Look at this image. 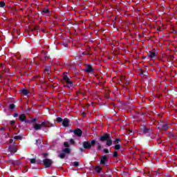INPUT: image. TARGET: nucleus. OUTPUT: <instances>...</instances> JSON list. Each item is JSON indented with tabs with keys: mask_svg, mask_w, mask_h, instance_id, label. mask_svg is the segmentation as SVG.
Wrapping results in <instances>:
<instances>
[{
	"mask_svg": "<svg viewBox=\"0 0 177 177\" xmlns=\"http://www.w3.org/2000/svg\"><path fill=\"white\" fill-rule=\"evenodd\" d=\"M52 127V125H50L49 124V122H43L41 123H38V124H33V128L36 131H38L39 129H42V128H45V127Z\"/></svg>",
	"mask_w": 177,
	"mask_h": 177,
	"instance_id": "f257e3e1",
	"label": "nucleus"
},
{
	"mask_svg": "<svg viewBox=\"0 0 177 177\" xmlns=\"http://www.w3.org/2000/svg\"><path fill=\"white\" fill-rule=\"evenodd\" d=\"M64 80L66 82V86L68 88H74V83L67 76H64Z\"/></svg>",
	"mask_w": 177,
	"mask_h": 177,
	"instance_id": "f03ea898",
	"label": "nucleus"
},
{
	"mask_svg": "<svg viewBox=\"0 0 177 177\" xmlns=\"http://www.w3.org/2000/svg\"><path fill=\"white\" fill-rule=\"evenodd\" d=\"M43 162L46 168H49V167H50L53 163L52 160L50 159H44Z\"/></svg>",
	"mask_w": 177,
	"mask_h": 177,
	"instance_id": "7ed1b4c3",
	"label": "nucleus"
},
{
	"mask_svg": "<svg viewBox=\"0 0 177 177\" xmlns=\"http://www.w3.org/2000/svg\"><path fill=\"white\" fill-rule=\"evenodd\" d=\"M70 153V149L68 148H66L63 150V152L59 154L60 158H64L66 157V154H68Z\"/></svg>",
	"mask_w": 177,
	"mask_h": 177,
	"instance_id": "20e7f679",
	"label": "nucleus"
},
{
	"mask_svg": "<svg viewBox=\"0 0 177 177\" xmlns=\"http://www.w3.org/2000/svg\"><path fill=\"white\" fill-rule=\"evenodd\" d=\"M109 138L110 136H109L108 134H104V136H102L100 137V140H101V142H104V140H107Z\"/></svg>",
	"mask_w": 177,
	"mask_h": 177,
	"instance_id": "39448f33",
	"label": "nucleus"
},
{
	"mask_svg": "<svg viewBox=\"0 0 177 177\" xmlns=\"http://www.w3.org/2000/svg\"><path fill=\"white\" fill-rule=\"evenodd\" d=\"M73 133H75L76 136H81V135H82V131H81V129H77L73 131Z\"/></svg>",
	"mask_w": 177,
	"mask_h": 177,
	"instance_id": "423d86ee",
	"label": "nucleus"
},
{
	"mask_svg": "<svg viewBox=\"0 0 177 177\" xmlns=\"http://www.w3.org/2000/svg\"><path fill=\"white\" fill-rule=\"evenodd\" d=\"M106 161H107V157H106V156H102L100 159V164H102V165H104V164H106Z\"/></svg>",
	"mask_w": 177,
	"mask_h": 177,
	"instance_id": "0eeeda50",
	"label": "nucleus"
},
{
	"mask_svg": "<svg viewBox=\"0 0 177 177\" xmlns=\"http://www.w3.org/2000/svg\"><path fill=\"white\" fill-rule=\"evenodd\" d=\"M85 71L86 73H92V71H93V68H92V66L88 65L85 68Z\"/></svg>",
	"mask_w": 177,
	"mask_h": 177,
	"instance_id": "6e6552de",
	"label": "nucleus"
},
{
	"mask_svg": "<svg viewBox=\"0 0 177 177\" xmlns=\"http://www.w3.org/2000/svg\"><path fill=\"white\" fill-rule=\"evenodd\" d=\"M84 149H91V142H83Z\"/></svg>",
	"mask_w": 177,
	"mask_h": 177,
	"instance_id": "1a4fd4ad",
	"label": "nucleus"
},
{
	"mask_svg": "<svg viewBox=\"0 0 177 177\" xmlns=\"http://www.w3.org/2000/svg\"><path fill=\"white\" fill-rule=\"evenodd\" d=\"M8 151H10V153H16V151H17V149H16V147L10 146L8 147Z\"/></svg>",
	"mask_w": 177,
	"mask_h": 177,
	"instance_id": "9d476101",
	"label": "nucleus"
},
{
	"mask_svg": "<svg viewBox=\"0 0 177 177\" xmlns=\"http://www.w3.org/2000/svg\"><path fill=\"white\" fill-rule=\"evenodd\" d=\"M149 57H150V59H154V57H156V56H157V54L156 53V52H149L148 53Z\"/></svg>",
	"mask_w": 177,
	"mask_h": 177,
	"instance_id": "9b49d317",
	"label": "nucleus"
},
{
	"mask_svg": "<svg viewBox=\"0 0 177 177\" xmlns=\"http://www.w3.org/2000/svg\"><path fill=\"white\" fill-rule=\"evenodd\" d=\"M69 122H70V121L68 120V119L65 118V119L63 120L62 125H64V127H68V123H69Z\"/></svg>",
	"mask_w": 177,
	"mask_h": 177,
	"instance_id": "f8f14e48",
	"label": "nucleus"
},
{
	"mask_svg": "<svg viewBox=\"0 0 177 177\" xmlns=\"http://www.w3.org/2000/svg\"><path fill=\"white\" fill-rule=\"evenodd\" d=\"M113 145V140H111V138L109 137V138H108L106 140V146H111Z\"/></svg>",
	"mask_w": 177,
	"mask_h": 177,
	"instance_id": "ddd939ff",
	"label": "nucleus"
},
{
	"mask_svg": "<svg viewBox=\"0 0 177 177\" xmlns=\"http://www.w3.org/2000/svg\"><path fill=\"white\" fill-rule=\"evenodd\" d=\"M21 92L23 95H25V96H27V95H28V90L26 89V88H23L21 90Z\"/></svg>",
	"mask_w": 177,
	"mask_h": 177,
	"instance_id": "4468645a",
	"label": "nucleus"
},
{
	"mask_svg": "<svg viewBox=\"0 0 177 177\" xmlns=\"http://www.w3.org/2000/svg\"><path fill=\"white\" fill-rule=\"evenodd\" d=\"M20 121H26V115L22 114L19 115Z\"/></svg>",
	"mask_w": 177,
	"mask_h": 177,
	"instance_id": "2eb2a0df",
	"label": "nucleus"
},
{
	"mask_svg": "<svg viewBox=\"0 0 177 177\" xmlns=\"http://www.w3.org/2000/svg\"><path fill=\"white\" fill-rule=\"evenodd\" d=\"M14 139H17V140H21V139H23V138L20 136H14Z\"/></svg>",
	"mask_w": 177,
	"mask_h": 177,
	"instance_id": "dca6fc26",
	"label": "nucleus"
},
{
	"mask_svg": "<svg viewBox=\"0 0 177 177\" xmlns=\"http://www.w3.org/2000/svg\"><path fill=\"white\" fill-rule=\"evenodd\" d=\"M95 171L97 172H100L102 171V168L100 167L97 166L95 167Z\"/></svg>",
	"mask_w": 177,
	"mask_h": 177,
	"instance_id": "f3484780",
	"label": "nucleus"
},
{
	"mask_svg": "<svg viewBox=\"0 0 177 177\" xmlns=\"http://www.w3.org/2000/svg\"><path fill=\"white\" fill-rule=\"evenodd\" d=\"M43 13H45L46 15H49V10L48 9L43 10Z\"/></svg>",
	"mask_w": 177,
	"mask_h": 177,
	"instance_id": "a211bd4d",
	"label": "nucleus"
},
{
	"mask_svg": "<svg viewBox=\"0 0 177 177\" xmlns=\"http://www.w3.org/2000/svg\"><path fill=\"white\" fill-rule=\"evenodd\" d=\"M120 149H121V145H115V149L120 150Z\"/></svg>",
	"mask_w": 177,
	"mask_h": 177,
	"instance_id": "6ab92c4d",
	"label": "nucleus"
},
{
	"mask_svg": "<svg viewBox=\"0 0 177 177\" xmlns=\"http://www.w3.org/2000/svg\"><path fill=\"white\" fill-rule=\"evenodd\" d=\"M30 161V164H35V159L32 158V159H28Z\"/></svg>",
	"mask_w": 177,
	"mask_h": 177,
	"instance_id": "aec40b11",
	"label": "nucleus"
},
{
	"mask_svg": "<svg viewBox=\"0 0 177 177\" xmlns=\"http://www.w3.org/2000/svg\"><path fill=\"white\" fill-rule=\"evenodd\" d=\"M90 143H91V147H92V146H95L96 141H95V140H93Z\"/></svg>",
	"mask_w": 177,
	"mask_h": 177,
	"instance_id": "412c9836",
	"label": "nucleus"
},
{
	"mask_svg": "<svg viewBox=\"0 0 177 177\" xmlns=\"http://www.w3.org/2000/svg\"><path fill=\"white\" fill-rule=\"evenodd\" d=\"M113 142L114 143H119V142H121V140L120 138H116Z\"/></svg>",
	"mask_w": 177,
	"mask_h": 177,
	"instance_id": "4be33fe9",
	"label": "nucleus"
},
{
	"mask_svg": "<svg viewBox=\"0 0 177 177\" xmlns=\"http://www.w3.org/2000/svg\"><path fill=\"white\" fill-rule=\"evenodd\" d=\"M5 6V3L3 1H0V7L3 8Z\"/></svg>",
	"mask_w": 177,
	"mask_h": 177,
	"instance_id": "5701e85b",
	"label": "nucleus"
},
{
	"mask_svg": "<svg viewBox=\"0 0 177 177\" xmlns=\"http://www.w3.org/2000/svg\"><path fill=\"white\" fill-rule=\"evenodd\" d=\"M63 120L61 118H57V122H62Z\"/></svg>",
	"mask_w": 177,
	"mask_h": 177,
	"instance_id": "b1692460",
	"label": "nucleus"
},
{
	"mask_svg": "<svg viewBox=\"0 0 177 177\" xmlns=\"http://www.w3.org/2000/svg\"><path fill=\"white\" fill-rule=\"evenodd\" d=\"M104 152L106 154H108V153H110V151H109L108 149H104Z\"/></svg>",
	"mask_w": 177,
	"mask_h": 177,
	"instance_id": "393cba45",
	"label": "nucleus"
},
{
	"mask_svg": "<svg viewBox=\"0 0 177 177\" xmlns=\"http://www.w3.org/2000/svg\"><path fill=\"white\" fill-rule=\"evenodd\" d=\"M73 165L74 167H78V165H80V163L78 162H73Z\"/></svg>",
	"mask_w": 177,
	"mask_h": 177,
	"instance_id": "a878e982",
	"label": "nucleus"
},
{
	"mask_svg": "<svg viewBox=\"0 0 177 177\" xmlns=\"http://www.w3.org/2000/svg\"><path fill=\"white\" fill-rule=\"evenodd\" d=\"M10 109L11 110H13V109H15V104H11L10 105Z\"/></svg>",
	"mask_w": 177,
	"mask_h": 177,
	"instance_id": "bb28decb",
	"label": "nucleus"
},
{
	"mask_svg": "<svg viewBox=\"0 0 177 177\" xmlns=\"http://www.w3.org/2000/svg\"><path fill=\"white\" fill-rule=\"evenodd\" d=\"M64 146L65 147H68V142H65L64 143Z\"/></svg>",
	"mask_w": 177,
	"mask_h": 177,
	"instance_id": "cd10ccee",
	"label": "nucleus"
},
{
	"mask_svg": "<svg viewBox=\"0 0 177 177\" xmlns=\"http://www.w3.org/2000/svg\"><path fill=\"white\" fill-rule=\"evenodd\" d=\"M163 128H164V129H168V125L164 124Z\"/></svg>",
	"mask_w": 177,
	"mask_h": 177,
	"instance_id": "c85d7f7f",
	"label": "nucleus"
},
{
	"mask_svg": "<svg viewBox=\"0 0 177 177\" xmlns=\"http://www.w3.org/2000/svg\"><path fill=\"white\" fill-rule=\"evenodd\" d=\"M118 153L117 152H114L113 157H118Z\"/></svg>",
	"mask_w": 177,
	"mask_h": 177,
	"instance_id": "c756f323",
	"label": "nucleus"
},
{
	"mask_svg": "<svg viewBox=\"0 0 177 177\" xmlns=\"http://www.w3.org/2000/svg\"><path fill=\"white\" fill-rule=\"evenodd\" d=\"M70 143H71V145H74V140L73 139H71Z\"/></svg>",
	"mask_w": 177,
	"mask_h": 177,
	"instance_id": "7c9ffc66",
	"label": "nucleus"
},
{
	"mask_svg": "<svg viewBox=\"0 0 177 177\" xmlns=\"http://www.w3.org/2000/svg\"><path fill=\"white\" fill-rule=\"evenodd\" d=\"M15 122L14 120H12L10 122L11 125H15Z\"/></svg>",
	"mask_w": 177,
	"mask_h": 177,
	"instance_id": "2f4dec72",
	"label": "nucleus"
},
{
	"mask_svg": "<svg viewBox=\"0 0 177 177\" xmlns=\"http://www.w3.org/2000/svg\"><path fill=\"white\" fill-rule=\"evenodd\" d=\"M97 147H98V149L100 150V149H102V145H98Z\"/></svg>",
	"mask_w": 177,
	"mask_h": 177,
	"instance_id": "473e14b6",
	"label": "nucleus"
},
{
	"mask_svg": "<svg viewBox=\"0 0 177 177\" xmlns=\"http://www.w3.org/2000/svg\"><path fill=\"white\" fill-rule=\"evenodd\" d=\"M37 120V118H34L31 120L32 122H35V121Z\"/></svg>",
	"mask_w": 177,
	"mask_h": 177,
	"instance_id": "72a5a7b5",
	"label": "nucleus"
},
{
	"mask_svg": "<svg viewBox=\"0 0 177 177\" xmlns=\"http://www.w3.org/2000/svg\"><path fill=\"white\" fill-rule=\"evenodd\" d=\"M45 71H49V68H46V69H45Z\"/></svg>",
	"mask_w": 177,
	"mask_h": 177,
	"instance_id": "f704fd0d",
	"label": "nucleus"
},
{
	"mask_svg": "<svg viewBox=\"0 0 177 177\" xmlns=\"http://www.w3.org/2000/svg\"><path fill=\"white\" fill-rule=\"evenodd\" d=\"M10 142L13 143V139H10Z\"/></svg>",
	"mask_w": 177,
	"mask_h": 177,
	"instance_id": "c9c22d12",
	"label": "nucleus"
},
{
	"mask_svg": "<svg viewBox=\"0 0 177 177\" xmlns=\"http://www.w3.org/2000/svg\"><path fill=\"white\" fill-rule=\"evenodd\" d=\"M18 115L17 113L14 114V117H17Z\"/></svg>",
	"mask_w": 177,
	"mask_h": 177,
	"instance_id": "e433bc0d",
	"label": "nucleus"
},
{
	"mask_svg": "<svg viewBox=\"0 0 177 177\" xmlns=\"http://www.w3.org/2000/svg\"><path fill=\"white\" fill-rule=\"evenodd\" d=\"M80 150H81L82 151H84V149H82H82H80Z\"/></svg>",
	"mask_w": 177,
	"mask_h": 177,
	"instance_id": "4c0bfd02",
	"label": "nucleus"
}]
</instances>
